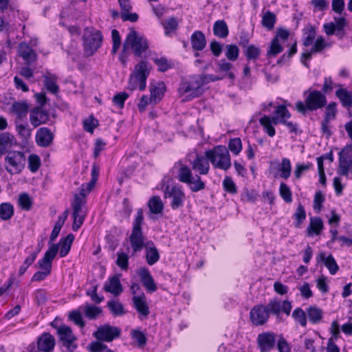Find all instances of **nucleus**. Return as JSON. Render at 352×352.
<instances>
[{
  "label": "nucleus",
  "mask_w": 352,
  "mask_h": 352,
  "mask_svg": "<svg viewBox=\"0 0 352 352\" xmlns=\"http://www.w3.org/2000/svg\"><path fill=\"white\" fill-rule=\"evenodd\" d=\"M116 264L123 270H126L129 265V256L126 253L118 252Z\"/></svg>",
  "instance_id": "338daca9"
},
{
  "label": "nucleus",
  "mask_w": 352,
  "mask_h": 352,
  "mask_svg": "<svg viewBox=\"0 0 352 352\" xmlns=\"http://www.w3.org/2000/svg\"><path fill=\"white\" fill-rule=\"evenodd\" d=\"M289 35L287 30L279 28L277 30L276 34L272 40L269 49L267 52V58L275 57L283 50V43H285Z\"/></svg>",
  "instance_id": "f3484780"
},
{
  "label": "nucleus",
  "mask_w": 352,
  "mask_h": 352,
  "mask_svg": "<svg viewBox=\"0 0 352 352\" xmlns=\"http://www.w3.org/2000/svg\"><path fill=\"white\" fill-rule=\"evenodd\" d=\"M209 160L203 155H197L196 157L190 162L191 168L185 164H179L177 179L186 184L193 192H197L206 188V184L200 175H206L209 173Z\"/></svg>",
  "instance_id": "f257e3e1"
},
{
  "label": "nucleus",
  "mask_w": 352,
  "mask_h": 352,
  "mask_svg": "<svg viewBox=\"0 0 352 352\" xmlns=\"http://www.w3.org/2000/svg\"><path fill=\"white\" fill-rule=\"evenodd\" d=\"M107 307L113 316H119L125 314L122 304L118 300L109 301Z\"/></svg>",
  "instance_id": "49530a36"
},
{
  "label": "nucleus",
  "mask_w": 352,
  "mask_h": 352,
  "mask_svg": "<svg viewBox=\"0 0 352 352\" xmlns=\"http://www.w3.org/2000/svg\"><path fill=\"white\" fill-rule=\"evenodd\" d=\"M270 171L274 173V177L287 179L292 173V164L289 159L284 157L281 162L273 161L270 162Z\"/></svg>",
  "instance_id": "aec40b11"
},
{
  "label": "nucleus",
  "mask_w": 352,
  "mask_h": 352,
  "mask_svg": "<svg viewBox=\"0 0 352 352\" xmlns=\"http://www.w3.org/2000/svg\"><path fill=\"white\" fill-rule=\"evenodd\" d=\"M55 345L54 338L48 333H43L38 340L37 346L39 351L50 352Z\"/></svg>",
  "instance_id": "a878e982"
},
{
  "label": "nucleus",
  "mask_w": 352,
  "mask_h": 352,
  "mask_svg": "<svg viewBox=\"0 0 352 352\" xmlns=\"http://www.w3.org/2000/svg\"><path fill=\"white\" fill-rule=\"evenodd\" d=\"M80 310H74L71 311L69 314V318L70 320L73 321L76 325L84 327L85 325V322L82 318Z\"/></svg>",
  "instance_id": "680f3d73"
},
{
  "label": "nucleus",
  "mask_w": 352,
  "mask_h": 352,
  "mask_svg": "<svg viewBox=\"0 0 352 352\" xmlns=\"http://www.w3.org/2000/svg\"><path fill=\"white\" fill-rule=\"evenodd\" d=\"M312 166V164L307 162V164H297L294 170V175L296 179H300L302 175L309 170Z\"/></svg>",
  "instance_id": "0e129e2a"
},
{
  "label": "nucleus",
  "mask_w": 352,
  "mask_h": 352,
  "mask_svg": "<svg viewBox=\"0 0 352 352\" xmlns=\"http://www.w3.org/2000/svg\"><path fill=\"white\" fill-rule=\"evenodd\" d=\"M329 332L331 336L329 339H331L332 341L335 342L338 340L340 336V325L337 320H333L329 328Z\"/></svg>",
  "instance_id": "774afa93"
},
{
  "label": "nucleus",
  "mask_w": 352,
  "mask_h": 352,
  "mask_svg": "<svg viewBox=\"0 0 352 352\" xmlns=\"http://www.w3.org/2000/svg\"><path fill=\"white\" fill-rule=\"evenodd\" d=\"M104 289L107 292H109L114 296L120 295L122 292V287L120 284L119 278L114 276L110 278L104 285Z\"/></svg>",
  "instance_id": "7c9ffc66"
},
{
  "label": "nucleus",
  "mask_w": 352,
  "mask_h": 352,
  "mask_svg": "<svg viewBox=\"0 0 352 352\" xmlns=\"http://www.w3.org/2000/svg\"><path fill=\"white\" fill-rule=\"evenodd\" d=\"M48 120V113L41 107H36L30 112V121L34 127L46 123Z\"/></svg>",
  "instance_id": "b1692460"
},
{
  "label": "nucleus",
  "mask_w": 352,
  "mask_h": 352,
  "mask_svg": "<svg viewBox=\"0 0 352 352\" xmlns=\"http://www.w3.org/2000/svg\"><path fill=\"white\" fill-rule=\"evenodd\" d=\"M124 50L131 48L136 56L141 57L148 48L147 39L137 33L134 30H131L124 41Z\"/></svg>",
  "instance_id": "9d476101"
},
{
  "label": "nucleus",
  "mask_w": 352,
  "mask_h": 352,
  "mask_svg": "<svg viewBox=\"0 0 352 352\" xmlns=\"http://www.w3.org/2000/svg\"><path fill=\"white\" fill-rule=\"evenodd\" d=\"M29 109V106L25 101H19L12 103L10 111L16 115L18 119L25 117Z\"/></svg>",
  "instance_id": "e433bc0d"
},
{
  "label": "nucleus",
  "mask_w": 352,
  "mask_h": 352,
  "mask_svg": "<svg viewBox=\"0 0 352 352\" xmlns=\"http://www.w3.org/2000/svg\"><path fill=\"white\" fill-rule=\"evenodd\" d=\"M307 314L310 322L314 324L320 322L322 318V311L316 307H310L307 309Z\"/></svg>",
  "instance_id": "a18cd8bd"
},
{
  "label": "nucleus",
  "mask_w": 352,
  "mask_h": 352,
  "mask_svg": "<svg viewBox=\"0 0 352 352\" xmlns=\"http://www.w3.org/2000/svg\"><path fill=\"white\" fill-rule=\"evenodd\" d=\"M279 193L281 198L286 203L292 201V194L289 187L284 182H281L279 188Z\"/></svg>",
  "instance_id": "864d4df0"
},
{
  "label": "nucleus",
  "mask_w": 352,
  "mask_h": 352,
  "mask_svg": "<svg viewBox=\"0 0 352 352\" xmlns=\"http://www.w3.org/2000/svg\"><path fill=\"white\" fill-rule=\"evenodd\" d=\"M201 85L197 76L182 79L178 89L179 94L182 98V101L186 102L198 97L201 94Z\"/></svg>",
  "instance_id": "1a4fd4ad"
},
{
  "label": "nucleus",
  "mask_w": 352,
  "mask_h": 352,
  "mask_svg": "<svg viewBox=\"0 0 352 352\" xmlns=\"http://www.w3.org/2000/svg\"><path fill=\"white\" fill-rule=\"evenodd\" d=\"M206 157L215 168L227 170L231 167L230 153L225 146L219 145L206 151Z\"/></svg>",
  "instance_id": "423d86ee"
},
{
  "label": "nucleus",
  "mask_w": 352,
  "mask_h": 352,
  "mask_svg": "<svg viewBox=\"0 0 352 352\" xmlns=\"http://www.w3.org/2000/svg\"><path fill=\"white\" fill-rule=\"evenodd\" d=\"M102 36L99 30L93 28H86L83 34L85 52L91 56L100 47Z\"/></svg>",
  "instance_id": "9b49d317"
},
{
  "label": "nucleus",
  "mask_w": 352,
  "mask_h": 352,
  "mask_svg": "<svg viewBox=\"0 0 352 352\" xmlns=\"http://www.w3.org/2000/svg\"><path fill=\"white\" fill-rule=\"evenodd\" d=\"M323 227V222L320 217H311L309 225L307 228V235L313 236L314 234H320Z\"/></svg>",
  "instance_id": "c9c22d12"
},
{
  "label": "nucleus",
  "mask_w": 352,
  "mask_h": 352,
  "mask_svg": "<svg viewBox=\"0 0 352 352\" xmlns=\"http://www.w3.org/2000/svg\"><path fill=\"white\" fill-rule=\"evenodd\" d=\"M293 318L298 321L302 327H306L307 318L305 311L300 308H296L292 313Z\"/></svg>",
  "instance_id": "e2e57ef3"
},
{
  "label": "nucleus",
  "mask_w": 352,
  "mask_h": 352,
  "mask_svg": "<svg viewBox=\"0 0 352 352\" xmlns=\"http://www.w3.org/2000/svg\"><path fill=\"white\" fill-rule=\"evenodd\" d=\"M16 131L19 135L24 140H28L31 137L32 129L27 123H16Z\"/></svg>",
  "instance_id": "5fc2aeb1"
},
{
  "label": "nucleus",
  "mask_w": 352,
  "mask_h": 352,
  "mask_svg": "<svg viewBox=\"0 0 352 352\" xmlns=\"http://www.w3.org/2000/svg\"><path fill=\"white\" fill-rule=\"evenodd\" d=\"M44 85L45 88L50 93L57 94L59 91V87L56 83V78L53 75L45 76Z\"/></svg>",
  "instance_id": "c03bdc74"
},
{
  "label": "nucleus",
  "mask_w": 352,
  "mask_h": 352,
  "mask_svg": "<svg viewBox=\"0 0 352 352\" xmlns=\"http://www.w3.org/2000/svg\"><path fill=\"white\" fill-rule=\"evenodd\" d=\"M225 55L230 61L236 60L239 56V49L238 46L234 44L226 45Z\"/></svg>",
  "instance_id": "de8ad7c7"
},
{
  "label": "nucleus",
  "mask_w": 352,
  "mask_h": 352,
  "mask_svg": "<svg viewBox=\"0 0 352 352\" xmlns=\"http://www.w3.org/2000/svg\"><path fill=\"white\" fill-rule=\"evenodd\" d=\"M217 67L220 72L224 73L223 78H228L230 80H234L235 75V69L234 68L233 65L226 60V59H221L217 63Z\"/></svg>",
  "instance_id": "473e14b6"
},
{
  "label": "nucleus",
  "mask_w": 352,
  "mask_h": 352,
  "mask_svg": "<svg viewBox=\"0 0 352 352\" xmlns=\"http://www.w3.org/2000/svg\"><path fill=\"white\" fill-rule=\"evenodd\" d=\"M338 173L352 178V146H346L339 153Z\"/></svg>",
  "instance_id": "2eb2a0df"
},
{
  "label": "nucleus",
  "mask_w": 352,
  "mask_h": 352,
  "mask_svg": "<svg viewBox=\"0 0 352 352\" xmlns=\"http://www.w3.org/2000/svg\"><path fill=\"white\" fill-rule=\"evenodd\" d=\"M85 204L86 200L83 197H74L72 201L74 219L72 230L74 231H77L84 222L86 216Z\"/></svg>",
  "instance_id": "4468645a"
},
{
  "label": "nucleus",
  "mask_w": 352,
  "mask_h": 352,
  "mask_svg": "<svg viewBox=\"0 0 352 352\" xmlns=\"http://www.w3.org/2000/svg\"><path fill=\"white\" fill-rule=\"evenodd\" d=\"M164 197L171 199L170 206L173 210H177L183 207L186 195L181 186L168 185L164 189Z\"/></svg>",
  "instance_id": "ddd939ff"
},
{
  "label": "nucleus",
  "mask_w": 352,
  "mask_h": 352,
  "mask_svg": "<svg viewBox=\"0 0 352 352\" xmlns=\"http://www.w3.org/2000/svg\"><path fill=\"white\" fill-rule=\"evenodd\" d=\"M74 240V236L72 234H69L66 237L61 239L58 245L60 246L59 256L65 257L68 254L72 244Z\"/></svg>",
  "instance_id": "ea45409f"
},
{
  "label": "nucleus",
  "mask_w": 352,
  "mask_h": 352,
  "mask_svg": "<svg viewBox=\"0 0 352 352\" xmlns=\"http://www.w3.org/2000/svg\"><path fill=\"white\" fill-rule=\"evenodd\" d=\"M296 220L294 225L296 228H300L302 223L306 218V212L302 204H299L294 214Z\"/></svg>",
  "instance_id": "3c124183"
},
{
  "label": "nucleus",
  "mask_w": 352,
  "mask_h": 352,
  "mask_svg": "<svg viewBox=\"0 0 352 352\" xmlns=\"http://www.w3.org/2000/svg\"><path fill=\"white\" fill-rule=\"evenodd\" d=\"M144 223L143 210L140 208L133 221L132 232L129 236V241L133 253L140 252L144 245V237L142 233V226Z\"/></svg>",
  "instance_id": "0eeeda50"
},
{
  "label": "nucleus",
  "mask_w": 352,
  "mask_h": 352,
  "mask_svg": "<svg viewBox=\"0 0 352 352\" xmlns=\"http://www.w3.org/2000/svg\"><path fill=\"white\" fill-rule=\"evenodd\" d=\"M19 55L28 64L36 60V52L26 43H21L18 47Z\"/></svg>",
  "instance_id": "bb28decb"
},
{
  "label": "nucleus",
  "mask_w": 352,
  "mask_h": 352,
  "mask_svg": "<svg viewBox=\"0 0 352 352\" xmlns=\"http://www.w3.org/2000/svg\"><path fill=\"white\" fill-rule=\"evenodd\" d=\"M316 28L307 24L303 29L302 44L305 47L311 46L309 50L302 54V63L307 65L305 60H310L312 55L322 52L326 48L331 47V43L327 42L322 35L316 36Z\"/></svg>",
  "instance_id": "7ed1b4c3"
},
{
  "label": "nucleus",
  "mask_w": 352,
  "mask_h": 352,
  "mask_svg": "<svg viewBox=\"0 0 352 352\" xmlns=\"http://www.w3.org/2000/svg\"><path fill=\"white\" fill-rule=\"evenodd\" d=\"M150 64L141 60L135 67L129 79L128 89L131 91L139 89L144 91L146 87V79L150 74Z\"/></svg>",
  "instance_id": "39448f33"
},
{
  "label": "nucleus",
  "mask_w": 352,
  "mask_h": 352,
  "mask_svg": "<svg viewBox=\"0 0 352 352\" xmlns=\"http://www.w3.org/2000/svg\"><path fill=\"white\" fill-rule=\"evenodd\" d=\"M14 214L13 206L10 203H3L0 205V218L3 220H9Z\"/></svg>",
  "instance_id": "09e8293b"
},
{
  "label": "nucleus",
  "mask_w": 352,
  "mask_h": 352,
  "mask_svg": "<svg viewBox=\"0 0 352 352\" xmlns=\"http://www.w3.org/2000/svg\"><path fill=\"white\" fill-rule=\"evenodd\" d=\"M335 23L329 22L323 24V31L327 36L336 34L339 38L344 36V28L346 25L344 17H334Z\"/></svg>",
  "instance_id": "6ab92c4d"
},
{
  "label": "nucleus",
  "mask_w": 352,
  "mask_h": 352,
  "mask_svg": "<svg viewBox=\"0 0 352 352\" xmlns=\"http://www.w3.org/2000/svg\"><path fill=\"white\" fill-rule=\"evenodd\" d=\"M132 300L137 311L144 317H147L150 311L144 294L142 293L139 296H134L132 298Z\"/></svg>",
  "instance_id": "393cba45"
},
{
  "label": "nucleus",
  "mask_w": 352,
  "mask_h": 352,
  "mask_svg": "<svg viewBox=\"0 0 352 352\" xmlns=\"http://www.w3.org/2000/svg\"><path fill=\"white\" fill-rule=\"evenodd\" d=\"M52 326L56 329L57 334L63 345L69 351L73 352L76 349L77 345L75 344L76 338L74 335L72 329L65 324L56 326L54 322L52 323Z\"/></svg>",
  "instance_id": "a211bd4d"
},
{
  "label": "nucleus",
  "mask_w": 352,
  "mask_h": 352,
  "mask_svg": "<svg viewBox=\"0 0 352 352\" xmlns=\"http://www.w3.org/2000/svg\"><path fill=\"white\" fill-rule=\"evenodd\" d=\"M336 96L339 99L342 106L350 108L352 106V92L345 88H339L336 91Z\"/></svg>",
  "instance_id": "4c0bfd02"
},
{
  "label": "nucleus",
  "mask_w": 352,
  "mask_h": 352,
  "mask_svg": "<svg viewBox=\"0 0 352 352\" xmlns=\"http://www.w3.org/2000/svg\"><path fill=\"white\" fill-rule=\"evenodd\" d=\"M131 337L132 339L136 342L137 345L139 347H143L146 344V337L145 334L141 331L135 329L132 330Z\"/></svg>",
  "instance_id": "6e6d98bb"
},
{
  "label": "nucleus",
  "mask_w": 352,
  "mask_h": 352,
  "mask_svg": "<svg viewBox=\"0 0 352 352\" xmlns=\"http://www.w3.org/2000/svg\"><path fill=\"white\" fill-rule=\"evenodd\" d=\"M145 248L146 262L149 265H153L160 259L159 252L153 241L147 242Z\"/></svg>",
  "instance_id": "72a5a7b5"
},
{
  "label": "nucleus",
  "mask_w": 352,
  "mask_h": 352,
  "mask_svg": "<svg viewBox=\"0 0 352 352\" xmlns=\"http://www.w3.org/2000/svg\"><path fill=\"white\" fill-rule=\"evenodd\" d=\"M58 251V245L52 244L44 256L38 261V267L44 271L51 273L52 262Z\"/></svg>",
  "instance_id": "412c9836"
},
{
  "label": "nucleus",
  "mask_w": 352,
  "mask_h": 352,
  "mask_svg": "<svg viewBox=\"0 0 352 352\" xmlns=\"http://www.w3.org/2000/svg\"><path fill=\"white\" fill-rule=\"evenodd\" d=\"M148 206L150 212L155 214L162 213L164 209V204L159 196H154L151 198L148 202Z\"/></svg>",
  "instance_id": "79ce46f5"
},
{
  "label": "nucleus",
  "mask_w": 352,
  "mask_h": 352,
  "mask_svg": "<svg viewBox=\"0 0 352 352\" xmlns=\"http://www.w3.org/2000/svg\"><path fill=\"white\" fill-rule=\"evenodd\" d=\"M319 259L322 261L327 267L331 274L334 275L338 272L339 267L336 260L331 254L326 256V254L321 252L318 256Z\"/></svg>",
  "instance_id": "58836bf2"
},
{
  "label": "nucleus",
  "mask_w": 352,
  "mask_h": 352,
  "mask_svg": "<svg viewBox=\"0 0 352 352\" xmlns=\"http://www.w3.org/2000/svg\"><path fill=\"white\" fill-rule=\"evenodd\" d=\"M292 308L291 302L288 300L281 302L275 298L270 300L267 305L254 306L250 311V317L253 324L262 325L268 320L270 314L278 316L281 312H283L289 316Z\"/></svg>",
  "instance_id": "f03ea898"
},
{
  "label": "nucleus",
  "mask_w": 352,
  "mask_h": 352,
  "mask_svg": "<svg viewBox=\"0 0 352 352\" xmlns=\"http://www.w3.org/2000/svg\"><path fill=\"white\" fill-rule=\"evenodd\" d=\"M214 34L221 38H225L228 36L229 30L226 23L223 20H218L214 22L213 25Z\"/></svg>",
  "instance_id": "a19ab883"
},
{
  "label": "nucleus",
  "mask_w": 352,
  "mask_h": 352,
  "mask_svg": "<svg viewBox=\"0 0 352 352\" xmlns=\"http://www.w3.org/2000/svg\"><path fill=\"white\" fill-rule=\"evenodd\" d=\"M192 47L194 50L201 51L206 45V39L204 34L199 30L193 32L190 37Z\"/></svg>",
  "instance_id": "2f4dec72"
},
{
  "label": "nucleus",
  "mask_w": 352,
  "mask_h": 352,
  "mask_svg": "<svg viewBox=\"0 0 352 352\" xmlns=\"http://www.w3.org/2000/svg\"><path fill=\"white\" fill-rule=\"evenodd\" d=\"M261 52V49L254 45H250L247 46L243 51V54L246 59L249 61L252 60L253 62H256L258 59Z\"/></svg>",
  "instance_id": "37998d69"
},
{
  "label": "nucleus",
  "mask_w": 352,
  "mask_h": 352,
  "mask_svg": "<svg viewBox=\"0 0 352 352\" xmlns=\"http://www.w3.org/2000/svg\"><path fill=\"white\" fill-rule=\"evenodd\" d=\"M19 205L23 210H30L32 206V200L28 193H22L19 197Z\"/></svg>",
  "instance_id": "603ef678"
},
{
  "label": "nucleus",
  "mask_w": 352,
  "mask_h": 352,
  "mask_svg": "<svg viewBox=\"0 0 352 352\" xmlns=\"http://www.w3.org/2000/svg\"><path fill=\"white\" fill-rule=\"evenodd\" d=\"M129 96V94L126 92H120L113 97L112 101L115 105L122 109Z\"/></svg>",
  "instance_id": "69168bd1"
},
{
  "label": "nucleus",
  "mask_w": 352,
  "mask_h": 352,
  "mask_svg": "<svg viewBox=\"0 0 352 352\" xmlns=\"http://www.w3.org/2000/svg\"><path fill=\"white\" fill-rule=\"evenodd\" d=\"M140 277L147 292L152 293L157 290V286L154 279L147 269L144 268L140 270Z\"/></svg>",
  "instance_id": "c756f323"
},
{
  "label": "nucleus",
  "mask_w": 352,
  "mask_h": 352,
  "mask_svg": "<svg viewBox=\"0 0 352 352\" xmlns=\"http://www.w3.org/2000/svg\"><path fill=\"white\" fill-rule=\"evenodd\" d=\"M223 188L225 191L230 194H236L237 192V188L230 177H225L223 181Z\"/></svg>",
  "instance_id": "13d9d810"
},
{
  "label": "nucleus",
  "mask_w": 352,
  "mask_h": 352,
  "mask_svg": "<svg viewBox=\"0 0 352 352\" xmlns=\"http://www.w3.org/2000/svg\"><path fill=\"white\" fill-rule=\"evenodd\" d=\"M121 334V329L117 327L111 326L109 324L100 325L93 335L99 342H112L119 338Z\"/></svg>",
  "instance_id": "dca6fc26"
},
{
  "label": "nucleus",
  "mask_w": 352,
  "mask_h": 352,
  "mask_svg": "<svg viewBox=\"0 0 352 352\" xmlns=\"http://www.w3.org/2000/svg\"><path fill=\"white\" fill-rule=\"evenodd\" d=\"M228 148L234 155H239L242 150L241 139L239 138H235L230 140L228 142Z\"/></svg>",
  "instance_id": "4d7b16f0"
},
{
  "label": "nucleus",
  "mask_w": 352,
  "mask_h": 352,
  "mask_svg": "<svg viewBox=\"0 0 352 352\" xmlns=\"http://www.w3.org/2000/svg\"><path fill=\"white\" fill-rule=\"evenodd\" d=\"M327 104L325 95L320 91L314 90L309 91L305 102L298 101L296 104V108L300 113H305L307 110L316 111L324 107Z\"/></svg>",
  "instance_id": "6e6552de"
},
{
  "label": "nucleus",
  "mask_w": 352,
  "mask_h": 352,
  "mask_svg": "<svg viewBox=\"0 0 352 352\" xmlns=\"http://www.w3.org/2000/svg\"><path fill=\"white\" fill-rule=\"evenodd\" d=\"M257 342L261 352L270 351L275 344V334L271 332L261 333L258 336Z\"/></svg>",
  "instance_id": "4be33fe9"
},
{
  "label": "nucleus",
  "mask_w": 352,
  "mask_h": 352,
  "mask_svg": "<svg viewBox=\"0 0 352 352\" xmlns=\"http://www.w3.org/2000/svg\"><path fill=\"white\" fill-rule=\"evenodd\" d=\"M79 310H80L84 314L85 317L89 320L96 319L102 312V309L100 307L87 303L80 306Z\"/></svg>",
  "instance_id": "f704fd0d"
},
{
  "label": "nucleus",
  "mask_w": 352,
  "mask_h": 352,
  "mask_svg": "<svg viewBox=\"0 0 352 352\" xmlns=\"http://www.w3.org/2000/svg\"><path fill=\"white\" fill-rule=\"evenodd\" d=\"M41 165V160L38 155L31 154L28 157V167L32 173L36 172Z\"/></svg>",
  "instance_id": "052dcab7"
},
{
  "label": "nucleus",
  "mask_w": 352,
  "mask_h": 352,
  "mask_svg": "<svg viewBox=\"0 0 352 352\" xmlns=\"http://www.w3.org/2000/svg\"><path fill=\"white\" fill-rule=\"evenodd\" d=\"M25 156L20 151H8L5 157L6 170L10 174H19L25 165Z\"/></svg>",
  "instance_id": "f8f14e48"
},
{
  "label": "nucleus",
  "mask_w": 352,
  "mask_h": 352,
  "mask_svg": "<svg viewBox=\"0 0 352 352\" xmlns=\"http://www.w3.org/2000/svg\"><path fill=\"white\" fill-rule=\"evenodd\" d=\"M276 19V15L273 12L267 11L263 14L261 23L263 27L270 30L274 28Z\"/></svg>",
  "instance_id": "8fccbe9b"
},
{
  "label": "nucleus",
  "mask_w": 352,
  "mask_h": 352,
  "mask_svg": "<svg viewBox=\"0 0 352 352\" xmlns=\"http://www.w3.org/2000/svg\"><path fill=\"white\" fill-rule=\"evenodd\" d=\"M166 91V86L163 82H157L150 87V97L153 104L158 103L163 98Z\"/></svg>",
  "instance_id": "c85d7f7f"
},
{
  "label": "nucleus",
  "mask_w": 352,
  "mask_h": 352,
  "mask_svg": "<svg viewBox=\"0 0 352 352\" xmlns=\"http://www.w3.org/2000/svg\"><path fill=\"white\" fill-rule=\"evenodd\" d=\"M120 8L122 10L121 17L123 21H129L135 22L138 19V15L136 13H129L132 6L130 0H118Z\"/></svg>",
  "instance_id": "cd10ccee"
},
{
  "label": "nucleus",
  "mask_w": 352,
  "mask_h": 352,
  "mask_svg": "<svg viewBox=\"0 0 352 352\" xmlns=\"http://www.w3.org/2000/svg\"><path fill=\"white\" fill-rule=\"evenodd\" d=\"M54 140V134L47 127H41L37 130L35 140L36 144L41 147H47L52 144Z\"/></svg>",
  "instance_id": "5701e85b"
},
{
  "label": "nucleus",
  "mask_w": 352,
  "mask_h": 352,
  "mask_svg": "<svg viewBox=\"0 0 352 352\" xmlns=\"http://www.w3.org/2000/svg\"><path fill=\"white\" fill-rule=\"evenodd\" d=\"M291 117V113L287 107L282 104L276 107L274 114L270 116H264L259 119V123L263 127L265 132L270 136L274 137L276 134L274 125L282 124L287 119Z\"/></svg>",
  "instance_id": "20e7f679"
},
{
  "label": "nucleus",
  "mask_w": 352,
  "mask_h": 352,
  "mask_svg": "<svg viewBox=\"0 0 352 352\" xmlns=\"http://www.w3.org/2000/svg\"><path fill=\"white\" fill-rule=\"evenodd\" d=\"M89 349L91 352H113L107 345L99 341H94L89 344Z\"/></svg>",
  "instance_id": "bf43d9fd"
}]
</instances>
